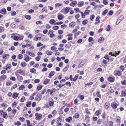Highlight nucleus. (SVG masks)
<instances>
[{
    "label": "nucleus",
    "instance_id": "15",
    "mask_svg": "<svg viewBox=\"0 0 126 126\" xmlns=\"http://www.w3.org/2000/svg\"><path fill=\"white\" fill-rule=\"evenodd\" d=\"M72 120V117H69L65 119V120L66 122H70Z\"/></svg>",
    "mask_w": 126,
    "mask_h": 126
},
{
    "label": "nucleus",
    "instance_id": "48",
    "mask_svg": "<svg viewBox=\"0 0 126 126\" xmlns=\"http://www.w3.org/2000/svg\"><path fill=\"white\" fill-rule=\"evenodd\" d=\"M31 102L30 101H29L26 104V106L28 107H30V106L31 105Z\"/></svg>",
    "mask_w": 126,
    "mask_h": 126
},
{
    "label": "nucleus",
    "instance_id": "44",
    "mask_svg": "<svg viewBox=\"0 0 126 126\" xmlns=\"http://www.w3.org/2000/svg\"><path fill=\"white\" fill-rule=\"evenodd\" d=\"M121 75V72L119 71H117L116 73V75L118 76H120Z\"/></svg>",
    "mask_w": 126,
    "mask_h": 126
},
{
    "label": "nucleus",
    "instance_id": "11",
    "mask_svg": "<svg viewBox=\"0 0 126 126\" xmlns=\"http://www.w3.org/2000/svg\"><path fill=\"white\" fill-rule=\"evenodd\" d=\"M75 25V22H72L70 23L69 25L70 27H74Z\"/></svg>",
    "mask_w": 126,
    "mask_h": 126
},
{
    "label": "nucleus",
    "instance_id": "29",
    "mask_svg": "<svg viewBox=\"0 0 126 126\" xmlns=\"http://www.w3.org/2000/svg\"><path fill=\"white\" fill-rule=\"evenodd\" d=\"M12 16H14L16 15V13L15 11H12L11 13Z\"/></svg>",
    "mask_w": 126,
    "mask_h": 126
},
{
    "label": "nucleus",
    "instance_id": "46",
    "mask_svg": "<svg viewBox=\"0 0 126 126\" xmlns=\"http://www.w3.org/2000/svg\"><path fill=\"white\" fill-rule=\"evenodd\" d=\"M17 78L18 79L20 80H22L23 79V78L21 76H17Z\"/></svg>",
    "mask_w": 126,
    "mask_h": 126
},
{
    "label": "nucleus",
    "instance_id": "38",
    "mask_svg": "<svg viewBox=\"0 0 126 126\" xmlns=\"http://www.w3.org/2000/svg\"><path fill=\"white\" fill-rule=\"evenodd\" d=\"M104 58L108 60L109 61L110 60V59L109 58V57L108 55H106L104 56Z\"/></svg>",
    "mask_w": 126,
    "mask_h": 126
},
{
    "label": "nucleus",
    "instance_id": "23",
    "mask_svg": "<svg viewBox=\"0 0 126 126\" xmlns=\"http://www.w3.org/2000/svg\"><path fill=\"white\" fill-rule=\"evenodd\" d=\"M55 22V20L54 19H51L49 21V23L52 24L54 23Z\"/></svg>",
    "mask_w": 126,
    "mask_h": 126
},
{
    "label": "nucleus",
    "instance_id": "42",
    "mask_svg": "<svg viewBox=\"0 0 126 126\" xmlns=\"http://www.w3.org/2000/svg\"><path fill=\"white\" fill-rule=\"evenodd\" d=\"M108 28H107V31L108 32H109L110 31V25H108L107 26Z\"/></svg>",
    "mask_w": 126,
    "mask_h": 126
},
{
    "label": "nucleus",
    "instance_id": "54",
    "mask_svg": "<svg viewBox=\"0 0 126 126\" xmlns=\"http://www.w3.org/2000/svg\"><path fill=\"white\" fill-rule=\"evenodd\" d=\"M78 76H75L74 77V78L73 79V81H75L78 79Z\"/></svg>",
    "mask_w": 126,
    "mask_h": 126
},
{
    "label": "nucleus",
    "instance_id": "56",
    "mask_svg": "<svg viewBox=\"0 0 126 126\" xmlns=\"http://www.w3.org/2000/svg\"><path fill=\"white\" fill-rule=\"evenodd\" d=\"M19 120L22 122H23L25 120L24 118L23 117H20L19 118Z\"/></svg>",
    "mask_w": 126,
    "mask_h": 126
},
{
    "label": "nucleus",
    "instance_id": "64",
    "mask_svg": "<svg viewBox=\"0 0 126 126\" xmlns=\"http://www.w3.org/2000/svg\"><path fill=\"white\" fill-rule=\"evenodd\" d=\"M93 38L92 37H90L88 40V41L89 42H91L93 41Z\"/></svg>",
    "mask_w": 126,
    "mask_h": 126
},
{
    "label": "nucleus",
    "instance_id": "47",
    "mask_svg": "<svg viewBox=\"0 0 126 126\" xmlns=\"http://www.w3.org/2000/svg\"><path fill=\"white\" fill-rule=\"evenodd\" d=\"M43 44L40 42L38 43L37 45V46L38 47H39L40 46H43Z\"/></svg>",
    "mask_w": 126,
    "mask_h": 126
},
{
    "label": "nucleus",
    "instance_id": "4",
    "mask_svg": "<svg viewBox=\"0 0 126 126\" xmlns=\"http://www.w3.org/2000/svg\"><path fill=\"white\" fill-rule=\"evenodd\" d=\"M100 17L98 16L97 17L96 19V22H95V24L96 25L97 24L99 23L100 22V21L99 20V19L100 18Z\"/></svg>",
    "mask_w": 126,
    "mask_h": 126
},
{
    "label": "nucleus",
    "instance_id": "59",
    "mask_svg": "<svg viewBox=\"0 0 126 126\" xmlns=\"http://www.w3.org/2000/svg\"><path fill=\"white\" fill-rule=\"evenodd\" d=\"M113 13V11L112 10L110 11L108 13V14L110 16H111Z\"/></svg>",
    "mask_w": 126,
    "mask_h": 126
},
{
    "label": "nucleus",
    "instance_id": "39",
    "mask_svg": "<svg viewBox=\"0 0 126 126\" xmlns=\"http://www.w3.org/2000/svg\"><path fill=\"white\" fill-rule=\"evenodd\" d=\"M79 12H80L81 14L82 17V18H85V15L83 14V13L82 12H80V11H79Z\"/></svg>",
    "mask_w": 126,
    "mask_h": 126
},
{
    "label": "nucleus",
    "instance_id": "32",
    "mask_svg": "<svg viewBox=\"0 0 126 126\" xmlns=\"http://www.w3.org/2000/svg\"><path fill=\"white\" fill-rule=\"evenodd\" d=\"M88 23V21L87 20H85L83 21L82 23L83 25H86Z\"/></svg>",
    "mask_w": 126,
    "mask_h": 126
},
{
    "label": "nucleus",
    "instance_id": "27",
    "mask_svg": "<svg viewBox=\"0 0 126 126\" xmlns=\"http://www.w3.org/2000/svg\"><path fill=\"white\" fill-rule=\"evenodd\" d=\"M25 17L26 19L28 20H30L31 19V16H30L26 15L25 16Z\"/></svg>",
    "mask_w": 126,
    "mask_h": 126
},
{
    "label": "nucleus",
    "instance_id": "45",
    "mask_svg": "<svg viewBox=\"0 0 126 126\" xmlns=\"http://www.w3.org/2000/svg\"><path fill=\"white\" fill-rule=\"evenodd\" d=\"M15 48L14 46H12L9 49L10 50H14L15 49Z\"/></svg>",
    "mask_w": 126,
    "mask_h": 126
},
{
    "label": "nucleus",
    "instance_id": "6",
    "mask_svg": "<svg viewBox=\"0 0 126 126\" xmlns=\"http://www.w3.org/2000/svg\"><path fill=\"white\" fill-rule=\"evenodd\" d=\"M111 106L113 109H116L117 107V103H111Z\"/></svg>",
    "mask_w": 126,
    "mask_h": 126
},
{
    "label": "nucleus",
    "instance_id": "61",
    "mask_svg": "<svg viewBox=\"0 0 126 126\" xmlns=\"http://www.w3.org/2000/svg\"><path fill=\"white\" fill-rule=\"evenodd\" d=\"M27 126H30V120H27L26 121Z\"/></svg>",
    "mask_w": 126,
    "mask_h": 126
},
{
    "label": "nucleus",
    "instance_id": "36",
    "mask_svg": "<svg viewBox=\"0 0 126 126\" xmlns=\"http://www.w3.org/2000/svg\"><path fill=\"white\" fill-rule=\"evenodd\" d=\"M108 123L110 126H112L113 125V123L111 121L109 122Z\"/></svg>",
    "mask_w": 126,
    "mask_h": 126
},
{
    "label": "nucleus",
    "instance_id": "60",
    "mask_svg": "<svg viewBox=\"0 0 126 126\" xmlns=\"http://www.w3.org/2000/svg\"><path fill=\"white\" fill-rule=\"evenodd\" d=\"M48 38L47 37H45L43 40V41L46 42L48 40Z\"/></svg>",
    "mask_w": 126,
    "mask_h": 126
},
{
    "label": "nucleus",
    "instance_id": "20",
    "mask_svg": "<svg viewBox=\"0 0 126 126\" xmlns=\"http://www.w3.org/2000/svg\"><path fill=\"white\" fill-rule=\"evenodd\" d=\"M20 65L22 67H24L26 65V64L25 62H22L21 63Z\"/></svg>",
    "mask_w": 126,
    "mask_h": 126
},
{
    "label": "nucleus",
    "instance_id": "1",
    "mask_svg": "<svg viewBox=\"0 0 126 126\" xmlns=\"http://www.w3.org/2000/svg\"><path fill=\"white\" fill-rule=\"evenodd\" d=\"M86 61L87 60L86 59H84L82 61V62L80 63L78 66V67L79 68L83 66L86 63Z\"/></svg>",
    "mask_w": 126,
    "mask_h": 126
},
{
    "label": "nucleus",
    "instance_id": "55",
    "mask_svg": "<svg viewBox=\"0 0 126 126\" xmlns=\"http://www.w3.org/2000/svg\"><path fill=\"white\" fill-rule=\"evenodd\" d=\"M17 71L18 72V73L20 74H21L20 73H22L23 71L22 70L19 69L17 70Z\"/></svg>",
    "mask_w": 126,
    "mask_h": 126
},
{
    "label": "nucleus",
    "instance_id": "35",
    "mask_svg": "<svg viewBox=\"0 0 126 126\" xmlns=\"http://www.w3.org/2000/svg\"><path fill=\"white\" fill-rule=\"evenodd\" d=\"M21 123L19 121H17V122H15V125L20 126L21 125Z\"/></svg>",
    "mask_w": 126,
    "mask_h": 126
},
{
    "label": "nucleus",
    "instance_id": "50",
    "mask_svg": "<svg viewBox=\"0 0 126 126\" xmlns=\"http://www.w3.org/2000/svg\"><path fill=\"white\" fill-rule=\"evenodd\" d=\"M94 18V15H92L91 16L90 19L91 20L93 21V19Z\"/></svg>",
    "mask_w": 126,
    "mask_h": 126
},
{
    "label": "nucleus",
    "instance_id": "16",
    "mask_svg": "<svg viewBox=\"0 0 126 126\" xmlns=\"http://www.w3.org/2000/svg\"><path fill=\"white\" fill-rule=\"evenodd\" d=\"M30 72L32 73H36V70L34 68L31 69L30 70Z\"/></svg>",
    "mask_w": 126,
    "mask_h": 126
},
{
    "label": "nucleus",
    "instance_id": "58",
    "mask_svg": "<svg viewBox=\"0 0 126 126\" xmlns=\"http://www.w3.org/2000/svg\"><path fill=\"white\" fill-rule=\"evenodd\" d=\"M65 84L66 85H69V87H70L71 86V84L70 82H67L65 83Z\"/></svg>",
    "mask_w": 126,
    "mask_h": 126
},
{
    "label": "nucleus",
    "instance_id": "34",
    "mask_svg": "<svg viewBox=\"0 0 126 126\" xmlns=\"http://www.w3.org/2000/svg\"><path fill=\"white\" fill-rule=\"evenodd\" d=\"M59 28V27L58 26H54L53 27V29L55 30H57Z\"/></svg>",
    "mask_w": 126,
    "mask_h": 126
},
{
    "label": "nucleus",
    "instance_id": "18",
    "mask_svg": "<svg viewBox=\"0 0 126 126\" xmlns=\"http://www.w3.org/2000/svg\"><path fill=\"white\" fill-rule=\"evenodd\" d=\"M63 15L62 14L58 15V19L59 20H62L63 19Z\"/></svg>",
    "mask_w": 126,
    "mask_h": 126
},
{
    "label": "nucleus",
    "instance_id": "3",
    "mask_svg": "<svg viewBox=\"0 0 126 126\" xmlns=\"http://www.w3.org/2000/svg\"><path fill=\"white\" fill-rule=\"evenodd\" d=\"M7 76L6 75H2L0 77V81L1 80H4L6 78Z\"/></svg>",
    "mask_w": 126,
    "mask_h": 126
},
{
    "label": "nucleus",
    "instance_id": "22",
    "mask_svg": "<svg viewBox=\"0 0 126 126\" xmlns=\"http://www.w3.org/2000/svg\"><path fill=\"white\" fill-rule=\"evenodd\" d=\"M25 87L23 85H22L19 86V90H22L24 89L25 88Z\"/></svg>",
    "mask_w": 126,
    "mask_h": 126
},
{
    "label": "nucleus",
    "instance_id": "30",
    "mask_svg": "<svg viewBox=\"0 0 126 126\" xmlns=\"http://www.w3.org/2000/svg\"><path fill=\"white\" fill-rule=\"evenodd\" d=\"M44 123V122L43 121H42L38 124V126H43Z\"/></svg>",
    "mask_w": 126,
    "mask_h": 126
},
{
    "label": "nucleus",
    "instance_id": "49",
    "mask_svg": "<svg viewBox=\"0 0 126 126\" xmlns=\"http://www.w3.org/2000/svg\"><path fill=\"white\" fill-rule=\"evenodd\" d=\"M18 59H20L23 57V55L22 54H19L18 55Z\"/></svg>",
    "mask_w": 126,
    "mask_h": 126
},
{
    "label": "nucleus",
    "instance_id": "41",
    "mask_svg": "<svg viewBox=\"0 0 126 126\" xmlns=\"http://www.w3.org/2000/svg\"><path fill=\"white\" fill-rule=\"evenodd\" d=\"M25 99V98L24 96H22L20 102H23L24 101Z\"/></svg>",
    "mask_w": 126,
    "mask_h": 126
},
{
    "label": "nucleus",
    "instance_id": "25",
    "mask_svg": "<svg viewBox=\"0 0 126 126\" xmlns=\"http://www.w3.org/2000/svg\"><path fill=\"white\" fill-rule=\"evenodd\" d=\"M43 86L40 85V84L38 85L37 87V88L38 90H40L43 87Z\"/></svg>",
    "mask_w": 126,
    "mask_h": 126
},
{
    "label": "nucleus",
    "instance_id": "43",
    "mask_svg": "<svg viewBox=\"0 0 126 126\" xmlns=\"http://www.w3.org/2000/svg\"><path fill=\"white\" fill-rule=\"evenodd\" d=\"M3 117L4 118H6V116H7V114L5 112H3Z\"/></svg>",
    "mask_w": 126,
    "mask_h": 126
},
{
    "label": "nucleus",
    "instance_id": "2",
    "mask_svg": "<svg viewBox=\"0 0 126 126\" xmlns=\"http://www.w3.org/2000/svg\"><path fill=\"white\" fill-rule=\"evenodd\" d=\"M36 116L35 119L36 120H38V119H40L42 117V115L41 114H39L38 113H36L35 115Z\"/></svg>",
    "mask_w": 126,
    "mask_h": 126
},
{
    "label": "nucleus",
    "instance_id": "24",
    "mask_svg": "<svg viewBox=\"0 0 126 126\" xmlns=\"http://www.w3.org/2000/svg\"><path fill=\"white\" fill-rule=\"evenodd\" d=\"M114 79L112 77H110L108 78L109 80L111 82L114 81Z\"/></svg>",
    "mask_w": 126,
    "mask_h": 126
},
{
    "label": "nucleus",
    "instance_id": "40",
    "mask_svg": "<svg viewBox=\"0 0 126 126\" xmlns=\"http://www.w3.org/2000/svg\"><path fill=\"white\" fill-rule=\"evenodd\" d=\"M40 81V80L39 79H36L34 80V82L35 83H38Z\"/></svg>",
    "mask_w": 126,
    "mask_h": 126
},
{
    "label": "nucleus",
    "instance_id": "17",
    "mask_svg": "<svg viewBox=\"0 0 126 126\" xmlns=\"http://www.w3.org/2000/svg\"><path fill=\"white\" fill-rule=\"evenodd\" d=\"M36 96L39 99V101H40L42 99V95L39 94H37Z\"/></svg>",
    "mask_w": 126,
    "mask_h": 126
},
{
    "label": "nucleus",
    "instance_id": "37",
    "mask_svg": "<svg viewBox=\"0 0 126 126\" xmlns=\"http://www.w3.org/2000/svg\"><path fill=\"white\" fill-rule=\"evenodd\" d=\"M63 22L62 21H61L60 22H57L56 23H55L54 24V25H59L60 24H61L63 23Z\"/></svg>",
    "mask_w": 126,
    "mask_h": 126
},
{
    "label": "nucleus",
    "instance_id": "63",
    "mask_svg": "<svg viewBox=\"0 0 126 126\" xmlns=\"http://www.w3.org/2000/svg\"><path fill=\"white\" fill-rule=\"evenodd\" d=\"M65 13H68L69 11L68 7H66L65 8Z\"/></svg>",
    "mask_w": 126,
    "mask_h": 126
},
{
    "label": "nucleus",
    "instance_id": "21",
    "mask_svg": "<svg viewBox=\"0 0 126 126\" xmlns=\"http://www.w3.org/2000/svg\"><path fill=\"white\" fill-rule=\"evenodd\" d=\"M84 4V3L82 1H80L78 3V5L79 7H81Z\"/></svg>",
    "mask_w": 126,
    "mask_h": 126
},
{
    "label": "nucleus",
    "instance_id": "52",
    "mask_svg": "<svg viewBox=\"0 0 126 126\" xmlns=\"http://www.w3.org/2000/svg\"><path fill=\"white\" fill-rule=\"evenodd\" d=\"M79 114L78 113H76L75 115V118H78L79 117Z\"/></svg>",
    "mask_w": 126,
    "mask_h": 126
},
{
    "label": "nucleus",
    "instance_id": "57",
    "mask_svg": "<svg viewBox=\"0 0 126 126\" xmlns=\"http://www.w3.org/2000/svg\"><path fill=\"white\" fill-rule=\"evenodd\" d=\"M10 80H13V81H15L16 80V78L13 77H11L10 79Z\"/></svg>",
    "mask_w": 126,
    "mask_h": 126
},
{
    "label": "nucleus",
    "instance_id": "26",
    "mask_svg": "<svg viewBox=\"0 0 126 126\" xmlns=\"http://www.w3.org/2000/svg\"><path fill=\"white\" fill-rule=\"evenodd\" d=\"M24 37V36L22 35H19V39L20 40H22Z\"/></svg>",
    "mask_w": 126,
    "mask_h": 126
},
{
    "label": "nucleus",
    "instance_id": "31",
    "mask_svg": "<svg viewBox=\"0 0 126 126\" xmlns=\"http://www.w3.org/2000/svg\"><path fill=\"white\" fill-rule=\"evenodd\" d=\"M90 13V11L88 10H86L84 12V14L86 15H87L89 14Z\"/></svg>",
    "mask_w": 126,
    "mask_h": 126
},
{
    "label": "nucleus",
    "instance_id": "53",
    "mask_svg": "<svg viewBox=\"0 0 126 126\" xmlns=\"http://www.w3.org/2000/svg\"><path fill=\"white\" fill-rule=\"evenodd\" d=\"M36 23L37 25L41 24H42V22L41 21H39L36 22Z\"/></svg>",
    "mask_w": 126,
    "mask_h": 126
},
{
    "label": "nucleus",
    "instance_id": "13",
    "mask_svg": "<svg viewBox=\"0 0 126 126\" xmlns=\"http://www.w3.org/2000/svg\"><path fill=\"white\" fill-rule=\"evenodd\" d=\"M18 94L16 93L15 92L13 93V98H15L18 97Z\"/></svg>",
    "mask_w": 126,
    "mask_h": 126
},
{
    "label": "nucleus",
    "instance_id": "5",
    "mask_svg": "<svg viewBox=\"0 0 126 126\" xmlns=\"http://www.w3.org/2000/svg\"><path fill=\"white\" fill-rule=\"evenodd\" d=\"M54 72L53 71H51L49 74V75L48 77L50 78H51L54 75Z\"/></svg>",
    "mask_w": 126,
    "mask_h": 126
},
{
    "label": "nucleus",
    "instance_id": "10",
    "mask_svg": "<svg viewBox=\"0 0 126 126\" xmlns=\"http://www.w3.org/2000/svg\"><path fill=\"white\" fill-rule=\"evenodd\" d=\"M110 105V103L108 102H106L105 105V107L106 109H107L109 107Z\"/></svg>",
    "mask_w": 126,
    "mask_h": 126
},
{
    "label": "nucleus",
    "instance_id": "51",
    "mask_svg": "<svg viewBox=\"0 0 126 126\" xmlns=\"http://www.w3.org/2000/svg\"><path fill=\"white\" fill-rule=\"evenodd\" d=\"M62 6V4L60 3H56L55 4V7H59L61 6Z\"/></svg>",
    "mask_w": 126,
    "mask_h": 126
},
{
    "label": "nucleus",
    "instance_id": "14",
    "mask_svg": "<svg viewBox=\"0 0 126 126\" xmlns=\"http://www.w3.org/2000/svg\"><path fill=\"white\" fill-rule=\"evenodd\" d=\"M77 3V1H74L72 2L70 4V5L71 6H74V5H76Z\"/></svg>",
    "mask_w": 126,
    "mask_h": 126
},
{
    "label": "nucleus",
    "instance_id": "33",
    "mask_svg": "<svg viewBox=\"0 0 126 126\" xmlns=\"http://www.w3.org/2000/svg\"><path fill=\"white\" fill-rule=\"evenodd\" d=\"M108 12V10L107 9H106L102 13V15L103 16L105 15L106 14H107Z\"/></svg>",
    "mask_w": 126,
    "mask_h": 126
},
{
    "label": "nucleus",
    "instance_id": "8",
    "mask_svg": "<svg viewBox=\"0 0 126 126\" xmlns=\"http://www.w3.org/2000/svg\"><path fill=\"white\" fill-rule=\"evenodd\" d=\"M124 16L123 15H121L117 19L118 21H119L120 22L123 19Z\"/></svg>",
    "mask_w": 126,
    "mask_h": 126
},
{
    "label": "nucleus",
    "instance_id": "62",
    "mask_svg": "<svg viewBox=\"0 0 126 126\" xmlns=\"http://www.w3.org/2000/svg\"><path fill=\"white\" fill-rule=\"evenodd\" d=\"M84 96L83 95H81L79 96V98L81 100H82L84 99Z\"/></svg>",
    "mask_w": 126,
    "mask_h": 126
},
{
    "label": "nucleus",
    "instance_id": "19",
    "mask_svg": "<svg viewBox=\"0 0 126 126\" xmlns=\"http://www.w3.org/2000/svg\"><path fill=\"white\" fill-rule=\"evenodd\" d=\"M104 40V39L103 37H101L98 40V41L99 42H100L102 41H103Z\"/></svg>",
    "mask_w": 126,
    "mask_h": 126
},
{
    "label": "nucleus",
    "instance_id": "12",
    "mask_svg": "<svg viewBox=\"0 0 126 126\" xmlns=\"http://www.w3.org/2000/svg\"><path fill=\"white\" fill-rule=\"evenodd\" d=\"M62 117L61 116H60L58 118V119L57 122V123L58 124V123H61L62 121Z\"/></svg>",
    "mask_w": 126,
    "mask_h": 126
},
{
    "label": "nucleus",
    "instance_id": "7",
    "mask_svg": "<svg viewBox=\"0 0 126 126\" xmlns=\"http://www.w3.org/2000/svg\"><path fill=\"white\" fill-rule=\"evenodd\" d=\"M50 81V79H46L43 82L44 84H47Z\"/></svg>",
    "mask_w": 126,
    "mask_h": 126
},
{
    "label": "nucleus",
    "instance_id": "9",
    "mask_svg": "<svg viewBox=\"0 0 126 126\" xmlns=\"http://www.w3.org/2000/svg\"><path fill=\"white\" fill-rule=\"evenodd\" d=\"M69 65L67 64V65L66 66L63 68V72H65L66 71L68 70V69L69 68Z\"/></svg>",
    "mask_w": 126,
    "mask_h": 126
},
{
    "label": "nucleus",
    "instance_id": "28",
    "mask_svg": "<svg viewBox=\"0 0 126 126\" xmlns=\"http://www.w3.org/2000/svg\"><path fill=\"white\" fill-rule=\"evenodd\" d=\"M93 82H90L88 83H86L85 84V86L86 87L87 86L90 85H91L92 84H93Z\"/></svg>",
    "mask_w": 126,
    "mask_h": 126
}]
</instances>
